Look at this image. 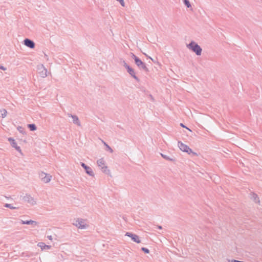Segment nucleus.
Wrapping results in <instances>:
<instances>
[{
    "mask_svg": "<svg viewBox=\"0 0 262 262\" xmlns=\"http://www.w3.org/2000/svg\"><path fill=\"white\" fill-rule=\"evenodd\" d=\"M187 47L194 52L196 55L200 56L202 54V49L200 46L193 41H191L189 44L187 45Z\"/></svg>",
    "mask_w": 262,
    "mask_h": 262,
    "instance_id": "1",
    "label": "nucleus"
},
{
    "mask_svg": "<svg viewBox=\"0 0 262 262\" xmlns=\"http://www.w3.org/2000/svg\"><path fill=\"white\" fill-rule=\"evenodd\" d=\"M132 58L134 59L135 63L141 70L144 71L145 72H148V69L146 67L145 63L142 62L138 57L132 53Z\"/></svg>",
    "mask_w": 262,
    "mask_h": 262,
    "instance_id": "2",
    "label": "nucleus"
},
{
    "mask_svg": "<svg viewBox=\"0 0 262 262\" xmlns=\"http://www.w3.org/2000/svg\"><path fill=\"white\" fill-rule=\"evenodd\" d=\"M178 145L182 151L186 152L188 154H192L194 156H197V154L196 152L192 151L191 148H190L187 145L183 144L182 142L179 141Z\"/></svg>",
    "mask_w": 262,
    "mask_h": 262,
    "instance_id": "3",
    "label": "nucleus"
},
{
    "mask_svg": "<svg viewBox=\"0 0 262 262\" xmlns=\"http://www.w3.org/2000/svg\"><path fill=\"white\" fill-rule=\"evenodd\" d=\"M97 164L103 173L105 174H108L110 173V170L107 169V167L105 165V161L103 160V159H100L98 160L97 161Z\"/></svg>",
    "mask_w": 262,
    "mask_h": 262,
    "instance_id": "4",
    "label": "nucleus"
},
{
    "mask_svg": "<svg viewBox=\"0 0 262 262\" xmlns=\"http://www.w3.org/2000/svg\"><path fill=\"white\" fill-rule=\"evenodd\" d=\"M39 176L41 180L45 183H48L50 182L52 178L51 175L46 173L44 172H41Z\"/></svg>",
    "mask_w": 262,
    "mask_h": 262,
    "instance_id": "5",
    "label": "nucleus"
},
{
    "mask_svg": "<svg viewBox=\"0 0 262 262\" xmlns=\"http://www.w3.org/2000/svg\"><path fill=\"white\" fill-rule=\"evenodd\" d=\"M22 199L24 201L28 202L31 205H34L36 204L35 200L30 194H26L22 196Z\"/></svg>",
    "mask_w": 262,
    "mask_h": 262,
    "instance_id": "6",
    "label": "nucleus"
},
{
    "mask_svg": "<svg viewBox=\"0 0 262 262\" xmlns=\"http://www.w3.org/2000/svg\"><path fill=\"white\" fill-rule=\"evenodd\" d=\"M37 69L41 77L45 78L47 76V70L45 68L43 64L37 66Z\"/></svg>",
    "mask_w": 262,
    "mask_h": 262,
    "instance_id": "7",
    "label": "nucleus"
},
{
    "mask_svg": "<svg viewBox=\"0 0 262 262\" xmlns=\"http://www.w3.org/2000/svg\"><path fill=\"white\" fill-rule=\"evenodd\" d=\"M125 235L130 237L134 242L137 243H141L139 236L135 234L130 232H126Z\"/></svg>",
    "mask_w": 262,
    "mask_h": 262,
    "instance_id": "8",
    "label": "nucleus"
},
{
    "mask_svg": "<svg viewBox=\"0 0 262 262\" xmlns=\"http://www.w3.org/2000/svg\"><path fill=\"white\" fill-rule=\"evenodd\" d=\"M73 225L80 229H85L86 228V224L84 221L82 219H78L75 222Z\"/></svg>",
    "mask_w": 262,
    "mask_h": 262,
    "instance_id": "9",
    "label": "nucleus"
},
{
    "mask_svg": "<svg viewBox=\"0 0 262 262\" xmlns=\"http://www.w3.org/2000/svg\"><path fill=\"white\" fill-rule=\"evenodd\" d=\"M8 140L10 142L11 146L15 148V149L17 150L19 152H20L22 154L20 147L19 146H17L15 141L12 138H9L8 139Z\"/></svg>",
    "mask_w": 262,
    "mask_h": 262,
    "instance_id": "10",
    "label": "nucleus"
},
{
    "mask_svg": "<svg viewBox=\"0 0 262 262\" xmlns=\"http://www.w3.org/2000/svg\"><path fill=\"white\" fill-rule=\"evenodd\" d=\"M24 45L31 48L33 49L35 47V43L30 39L26 38L24 40Z\"/></svg>",
    "mask_w": 262,
    "mask_h": 262,
    "instance_id": "11",
    "label": "nucleus"
},
{
    "mask_svg": "<svg viewBox=\"0 0 262 262\" xmlns=\"http://www.w3.org/2000/svg\"><path fill=\"white\" fill-rule=\"evenodd\" d=\"M68 116L69 117H71L73 119V122L75 124H76L77 125L80 126L81 123L80 122L78 118V117L76 115H73L71 114H68Z\"/></svg>",
    "mask_w": 262,
    "mask_h": 262,
    "instance_id": "12",
    "label": "nucleus"
},
{
    "mask_svg": "<svg viewBox=\"0 0 262 262\" xmlns=\"http://www.w3.org/2000/svg\"><path fill=\"white\" fill-rule=\"evenodd\" d=\"M127 72L135 79H136L137 81H139V78L136 76V73L135 72V71L131 67H130L129 66V67H127Z\"/></svg>",
    "mask_w": 262,
    "mask_h": 262,
    "instance_id": "13",
    "label": "nucleus"
},
{
    "mask_svg": "<svg viewBox=\"0 0 262 262\" xmlns=\"http://www.w3.org/2000/svg\"><path fill=\"white\" fill-rule=\"evenodd\" d=\"M21 223L22 224H26V225H32L33 226H36L38 223L37 222L33 220H29V221H21Z\"/></svg>",
    "mask_w": 262,
    "mask_h": 262,
    "instance_id": "14",
    "label": "nucleus"
},
{
    "mask_svg": "<svg viewBox=\"0 0 262 262\" xmlns=\"http://www.w3.org/2000/svg\"><path fill=\"white\" fill-rule=\"evenodd\" d=\"M85 170V172L89 174V176H92V177H94V173L92 170V169L88 166H86V167H85V168H84Z\"/></svg>",
    "mask_w": 262,
    "mask_h": 262,
    "instance_id": "15",
    "label": "nucleus"
},
{
    "mask_svg": "<svg viewBox=\"0 0 262 262\" xmlns=\"http://www.w3.org/2000/svg\"><path fill=\"white\" fill-rule=\"evenodd\" d=\"M161 156L165 160H167V161H175V159L174 158H171L169 156H167V155H164V154H161Z\"/></svg>",
    "mask_w": 262,
    "mask_h": 262,
    "instance_id": "16",
    "label": "nucleus"
},
{
    "mask_svg": "<svg viewBox=\"0 0 262 262\" xmlns=\"http://www.w3.org/2000/svg\"><path fill=\"white\" fill-rule=\"evenodd\" d=\"M251 199L255 202V203H259V199L258 198V196L255 193H252V195H251Z\"/></svg>",
    "mask_w": 262,
    "mask_h": 262,
    "instance_id": "17",
    "label": "nucleus"
},
{
    "mask_svg": "<svg viewBox=\"0 0 262 262\" xmlns=\"http://www.w3.org/2000/svg\"><path fill=\"white\" fill-rule=\"evenodd\" d=\"M38 246L41 248V249H43L45 248L50 249L51 246L49 245H45L43 243H39L38 244Z\"/></svg>",
    "mask_w": 262,
    "mask_h": 262,
    "instance_id": "18",
    "label": "nucleus"
},
{
    "mask_svg": "<svg viewBox=\"0 0 262 262\" xmlns=\"http://www.w3.org/2000/svg\"><path fill=\"white\" fill-rule=\"evenodd\" d=\"M28 127L31 131H34L36 129V126L34 124H28Z\"/></svg>",
    "mask_w": 262,
    "mask_h": 262,
    "instance_id": "19",
    "label": "nucleus"
},
{
    "mask_svg": "<svg viewBox=\"0 0 262 262\" xmlns=\"http://www.w3.org/2000/svg\"><path fill=\"white\" fill-rule=\"evenodd\" d=\"M4 206L5 207L10 208L11 209H15L18 208V207H14L10 204H5Z\"/></svg>",
    "mask_w": 262,
    "mask_h": 262,
    "instance_id": "20",
    "label": "nucleus"
},
{
    "mask_svg": "<svg viewBox=\"0 0 262 262\" xmlns=\"http://www.w3.org/2000/svg\"><path fill=\"white\" fill-rule=\"evenodd\" d=\"M1 116L3 118H4L6 117L7 116V111L5 110V109H4L2 111H1Z\"/></svg>",
    "mask_w": 262,
    "mask_h": 262,
    "instance_id": "21",
    "label": "nucleus"
},
{
    "mask_svg": "<svg viewBox=\"0 0 262 262\" xmlns=\"http://www.w3.org/2000/svg\"><path fill=\"white\" fill-rule=\"evenodd\" d=\"M184 4L187 8H191V5L189 1V0H183Z\"/></svg>",
    "mask_w": 262,
    "mask_h": 262,
    "instance_id": "22",
    "label": "nucleus"
},
{
    "mask_svg": "<svg viewBox=\"0 0 262 262\" xmlns=\"http://www.w3.org/2000/svg\"><path fill=\"white\" fill-rule=\"evenodd\" d=\"M17 130L21 133L24 134H25V129L22 126H18Z\"/></svg>",
    "mask_w": 262,
    "mask_h": 262,
    "instance_id": "23",
    "label": "nucleus"
},
{
    "mask_svg": "<svg viewBox=\"0 0 262 262\" xmlns=\"http://www.w3.org/2000/svg\"><path fill=\"white\" fill-rule=\"evenodd\" d=\"M141 250L143 251L145 253H149V250L148 249H147L146 248H144V247H142L141 248Z\"/></svg>",
    "mask_w": 262,
    "mask_h": 262,
    "instance_id": "24",
    "label": "nucleus"
},
{
    "mask_svg": "<svg viewBox=\"0 0 262 262\" xmlns=\"http://www.w3.org/2000/svg\"><path fill=\"white\" fill-rule=\"evenodd\" d=\"M104 145L106 146L110 151L112 153L113 152V150L108 146L106 143L104 142Z\"/></svg>",
    "mask_w": 262,
    "mask_h": 262,
    "instance_id": "25",
    "label": "nucleus"
},
{
    "mask_svg": "<svg viewBox=\"0 0 262 262\" xmlns=\"http://www.w3.org/2000/svg\"><path fill=\"white\" fill-rule=\"evenodd\" d=\"M116 1L119 2L122 6H123V7L125 6V3L124 2V0H116Z\"/></svg>",
    "mask_w": 262,
    "mask_h": 262,
    "instance_id": "26",
    "label": "nucleus"
},
{
    "mask_svg": "<svg viewBox=\"0 0 262 262\" xmlns=\"http://www.w3.org/2000/svg\"><path fill=\"white\" fill-rule=\"evenodd\" d=\"M122 63L123 66L126 69L127 67H129V66L125 62L124 60L122 61Z\"/></svg>",
    "mask_w": 262,
    "mask_h": 262,
    "instance_id": "27",
    "label": "nucleus"
},
{
    "mask_svg": "<svg viewBox=\"0 0 262 262\" xmlns=\"http://www.w3.org/2000/svg\"><path fill=\"white\" fill-rule=\"evenodd\" d=\"M0 69L2 70L3 71H5L7 70V68L2 65H0Z\"/></svg>",
    "mask_w": 262,
    "mask_h": 262,
    "instance_id": "28",
    "label": "nucleus"
},
{
    "mask_svg": "<svg viewBox=\"0 0 262 262\" xmlns=\"http://www.w3.org/2000/svg\"><path fill=\"white\" fill-rule=\"evenodd\" d=\"M80 165L83 168H85V167H86V165L85 164H84V163H80Z\"/></svg>",
    "mask_w": 262,
    "mask_h": 262,
    "instance_id": "29",
    "label": "nucleus"
},
{
    "mask_svg": "<svg viewBox=\"0 0 262 262\" xmlns=\"http://www.w3.org/2000/svg\"><path fill=\"white\" fill-rule=\"evenodd\" d=\"M180 125L181 126H182L183 127H185L186 128H187V129H188L189 130H190V132L191 131L189 128H187V127H186L183 123H181Z\"/></svg>",
    "mask_w": 262,
    "mask_h": 262,
    "instance_id": "30",
    "label": "nucleus"
},
{
    "mask_svg": "<svg viewBox=\"0 0 262 262\" xmlns=\"http://www.w3.org/2000/svg\"><path fill=\"white\" fill-rule=\"evenodd\" d=\"M47 237L49 239L52 240V236L51 235H48Z\"/></svg>",
    "mask_w": 262,
    "mask_h": 262,
    "instance_id": "31",
    "label": "nucleus"
},
{
    "mask_svg": "<svg viewBox=\"0 0 262 262\" xmlns=\"http://www.w3.org/2000/svg\"><path fill=\"white\" fill-rule=\"evenodd\" d=\"M158 229H162V226H158Z\"/></svg>",
    "mask_w": 262,
    "mask_h": 262,
    "instance_id": "32",
    "label": "nucleus"
},
{
    "mask_svg": "<svg viewBox=\"0 0 262 262\" xmlns=\"http://www.w3.org/2000/svg\"><path fill=\"white\" fill-rule=\"evenodd\" d=\"M45 57H47V55L46 54H45Z\"/></svg>",
    "mask_w": 262,
    "mask_h": 262,
    "instance_id": "33",
    "label": "nucleus"
}]
</instances>
